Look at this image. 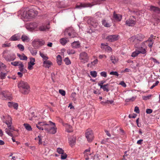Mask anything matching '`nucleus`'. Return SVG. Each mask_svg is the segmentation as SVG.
Instances as JSON below:
<instances>
[{"instance_id": "f257e3e1", "label": "nucleus", "mask_w": 160, "mask_h": 160, "mask_svg": "<svg viewBox=\"0 0 160 160\" xmlns=\"http://www.w3.org/2000/svg\"><path fill=\"white\" fill-rule=\"evenodd\" d=\"M38 123L43 127V129L49 133L54 134L57 132V128L55 123L51 121H49L48 123L46 122H39Z\"/></svg>"}, {"instance_id": "f03ea898", "label": "nucleus", "mask_w": 160, "mask_h": 160, "mask_svg": "<svg viewBox=\"0 0 160 160\" xmlns=\"http://www.w3.org/2000/svg\"><path fill=\"white\" fill-rule=\"evenodd\" d=\"M5 124L7 125L8 128H5V131L6 133L9 136L12 137V132L13 131H15L14 128L12 126V118L9 115L5 116Z\"/></svg>"}, {"instance_id": "7ed1b4c3", "label": "nucleus", "mask_w": 160, "mask_h": 160, "mask_svg": "<svg viewBox=\"0 0 160 160\" xmlns=\"http://www.w3.org/2000/svg\"><path fill=\"white\" fill-rule=\"evenodd\" d=\"M18 88L20 89L21 92L23 94H28L30 90V87L27 82L21 81L18 83Z\"/></svg>"}, {"instance_id": "20e7f679", "label": "nucleus", "mask_w": 160, "mask_h": 160, "mask_svg": "<svg viewBox=\"0 0 160 160\" xmlns=\"http://www.w3.org/2000/svg\"><path fill=\"white\" fill-rule=\"evenodd\" d=\"M38 14V12L33 9H30L28 12H24L23 17L27 19H30L34 18Z\"/></svg>"}, {"instance_id": "39448f33", "label": "nucleus", "mask_w": 160, "mask_h": 160, "mask_svg": "<svg viewBox=\"0 0 160 160\" xmlns=\"http://www.w3.org/2000/svg\"><path fill=\"white\" fill-rule=\"evenodd\" d=\"M64 34L66 36H68L70 38L77 37L78 34L72 27H69L65 29Z\"/></svg>"}, {"instance_id": "423d86ee", "label": "nucleus", "mask_w": 160, "mask_h": 160, "mask_svg": "<svg viewBox=\"0 0 160 160\" xmlns=\"http://www.w3.org/2000/svg\"><path fill=\"white\" fill-rule=\"evenodd\" d=\"M144 38V36L142 34H138L129 38L130 41L132 42L142 41Z\"/></svg>"}, {"instance_id": "0eeeda50", "label": "nucleus", "mask_w": 160, "mask_h": 160, "mask_svg": "<svg viewBox=\"0 0 160 160\" xmlns=\"http://www.w3.org/2000/svg\"><path fill=\"white\" fill-rule=\"evenodd\" d=\"M85 137L88 142L92 141L94 136L92 131L90 129H87L86 131Z\"/></svg>"}, {"instance_id": "6e6552de", "label": "nucleus", "mask_w": 160, "mask_h": 160, "mask_svg": "<svg viewBox=\"0 0 160 160\" xmlns=\"http://www.w3.org/2000/svg\"><path fill=\"white\" fill-rule=\"evenodd\" d=\"M45 43V41L43 40L36 39L32 43V46L35 48H38L40 46L43 45Z\"/></svg>"}, {"instance_id": "1a4fd4ad", "label": "nucleus", "mask_w": 160, "mask_h": 160, "mask_svg": "<svg viewBox=\"0 0 160 160\" xmlns=\"http://www.w3.org/2000/svg\"><path fill=\"white\" fill-rule=\"evenodd\" d=\"M93 6L91 2L88 3H80L77 4L76 6L77 8L81 9L82 8L91 7Z\"/></svg>"}, {"instance_id": "9d476101", "label": "nucleus", "mask_w": 160, "mask_h": 160, "mask_svg": "<svg viewBox=\"0 0 160 160\" xmlns=\"http://www.w3.org/2000/svg\"><path fill=\"white\" fill-rule=\"evenodd\" d=\"M79 58L80 60H83L84 63L88 62V54L85 52H82L80 53Z\"/></svg>"}, {"instance_id": "9b49d317", "label": "nucleus", "mask_w": 160, "mask_h": 160, "mask_svg": "<svg viewBox=\"0 0 160 160\" xmlns=\"http://www.w3.org/2000/svg\"><path fill=\"white\" fill-rule=\"evenodd\" d=\"M49 28V23L47 22L46 23L43 24L42 25L40 26L39 28V29L41 31H45L48 30Z\"/></svg>"}, {"instance_id": "f8f14e48", "label": "nucleus", "mask_w": 160, "mask_h": 160, "mask_svg": "<svg viewBox=\"0 0 160 160\" xmlns=\"http://www.w3.org/2000/svg\"><path fill=\"white\" fill-rule=\"evenodd\" d=\"M118 39V35H110L108 36L106 38V39L109 42L115 41Z\"/></svg>"}, {"instance_id": "ddd939ff", "label": "nucleus", "mask_w": 160, "mask_h": 160, "mask_svg": "<svg viewBox=\"0 0 160 160\" xmlns=\"http://www.w3.org/2000/svg\"><path fill=\"white\" fill-rule=\"evenodd\" d=\"M4 58L7 61L10 62L14 61L16 58V56L15 54H12L5 55Z\"/></svg>"}, {"instance_id": "4468645a", "label": "nucleus", "mask_w": 160, "mask_h": 160, "mask_svg": "<svg viewBox=\"0 0 160 160\" xmlns=\"http://www.w3.org/2000/svg\"><path fill=\"white\" fill-rule=\"evenodd\" d=\"M149 7V8L148 9L150 11L153 12L155 13H160V8L152 5L150 6Z\"/></svg>"}, {"instance_id": "2eb2a0df", "label": "nucleus", "mask_w": 160, "mask_h": 160, "mask_svg": "<svg viewBox=\"0 0 160 160\" xmlns=\"http://www.w3.org/2000/svg\"><path fill=\"white\" fill-rule=\"evenodd\" d=\"M135 24L136 21L131 18L128 19L126 21V24L128 26H133Z\"/></svg>"}, {"instance_id": "dca6fc26", "label": "nucleus", "mask_w": 160, "mask_h": 160, "mask_svg": "<svg viewBox=\"0 0 160 160\" xmlns=\"http://www.w3.org/2000/svg\"><path fill=\"white\" fill-rule=\"evenodd\" d=\"M37 27V25L35 23H30L27 25L26 28L28 29L33 30L34 29Z\"/></svg>"}, {"instance_id": "f3484780", "label": "nucleus", "mask_w": 160, "mask_h": 160, "mask_svg": "<svg viewBox=\"0 0 160 160\" xmlns=\"http://www.w3.org/2000/svg\"><path fill=\"white\" fill-rule=\"evenodd\" d=\"M122 15L120 14H117L114 12L113 14V17L114 19L117 21H120L122 18Z\"/></svg>"}, {"instance_id": "a211bd4d", "label": "nucleus", "mask_w": 160, "mask_h": 160, "mask_svg": "<svg viewBox=\"0 0 160 160\" xmlns=\"http://www.w3.org/2000/svg\"><path fill=\"white\" fill-rule=\"evenodd\" d=\"M44 67L45 68H49L52 64V62L49 60H45L43 62Z\"/></svg>"}, {"instance_id": "6ab92c4d", "label": "nucleus", "mask_w": 160, "mask_h": 160, "mask_svg": "<svg viewBox=\"0 0 160 160\" xmlns=\"http://www.w3.org/2000/svg\"><path fill=\"white\" fill-rule=\"evenodd\" d=\"M20 39V36L18 34H15L10 38L9 40L11 41H18Z\"/></svg>"}, {"instance_id": "aec40b11", "label": "nucleus", "mask_w": 160, "mask_h": 160, "mask_svg": "<svg viewBox=\"0 0 160 160\" xmlns=\"http://www.w3.org/2000/svg\"><path fill=\"white\" fill-rule=\"evenodd\" d=\"M71 46L73 48H77L80 47V43L78 41H74L71 43Z\"/></svg>"}, {"instance_id": "412c9836", "label": "nucleus", "mask_w": 160, "mask_h": 160, "mask_svg": "<svg viewBox=\"0 0 160 160\" xmlns=\"http://www.w3.org/2000/svg\"><path fill=\"white\" fill-rule=\"evenodd\" d=\"M106 0H90V1L91 2L92 4H93V6L97 4H99L101 3L102 2H103Z\"/></svg>"}, {"instance_id": "4be33fe9", "label": "nucleus", "mask_w": 160, "mask_h": 160, "mask_svg": "<svg viewBox=\"0 0 160 160\" xmlns=\"http://www.w3.org/2000/svg\"><path fill=\"white\" fill-rule=\"evenodd\" d=\"M109 85L108 83H107L106 84H104L103 86H100V88L103 89L104 91H106L108 92L109 91V89L108 88V86Z\"/></svg>"}, {"instance_id": "5701e85b", "label": "nucleus", "mask_w": 160, "mask_h": 160, "mask_svg": "<svg viewBox=\"0 0 160 160\" xmlns=\"http://www.w3.org/2000/svg\"><path fill=\"white\" fill-rule=\"evenodd\" d=\"M21 39L23 42H28L30 41L29 38L27 36L23 34L22 35Z\"/></svg>"}, {"instance_id": "b1692460", "label": "nucleus", "mask_w": 160, "mask_h": 160, "mask_svg": "<svg viewBox=\"0 0 160 160\" xmlns=\"http://www.w3.org/2000/svg\"><path fill=\"white\" fill-rule=\"evenodd\" d=\"M17 55L21 60H27L28 59L27 57L23 53L22 55H21L19 53H17Z\"/></svg>"}, {"instance_id": "393cba45", "label": "nucleus", "mask_w": 160, "mask_h": 160, "mask_svg": "<svg viewBox=\"0 0 160 160\" xmlns=\"http://www.w3.org/2000/svg\"><path fill=\"white\" fill-rule=\"evenodd\" d=\"M110 59L112 62L114 64L118 61V58H116L115 56L113 55H112L110 57Z\"/></svg>"}, {"instance_id": "a878e982", "label": "nucleus", "mask_w": 160, "mask_h": 160, "mask_svg": "<svg viewBox=\"0 0 160 160\" xmlns=\"http://www.w3.org/2000/svg\"><path fill=\"white\" fill-rule=\"evenodd\" d=\"M76 139L74 138H73L71 139H70L69 140V142L70 145L72 147L75 145L76 143Z\"/></svg>"}, {"instance_id": "bb28decb", "label": "nucleus", "mask_w": 160, "mask_h": 160, "mask_svg": "<svg viewBox=\"0 0 160 160\" xmlns=\"http://www.w3.org/2000/svg\"><path fill=\"white\" fill-rule=\"evenodd\" d=\"M57 63L59 65H61L62 63V57L60 55H58L57 57Z\"/></svg>"}, {"instance_id": "cd10ccee", "label": "nucleus", "mask_w": 160, "mask_h": 160, "mask_svg": "<svg viewBox=\"0 0 160 160\" xmlns=\"http://www.w3.org/2000/svg\"><path fill=\"white\" fill-rule=\"evenodd\" d=\"M101 48H102L107 49L108 51H110L112 49V48L108 45H106L103 43L101 44Z\"/></svg>"}, {"instance_id": "c85d7f7f", "label": "nucleus", "mask_w": 160, "mask_h": 160, "mask_svg": "<svg viewBox=\"0 0 160 160\" xmlns=\"http://www.w3.org/2000/svg\"><path fill=\"white\" fill-rule=\"evenodd\" d=\"M23 125L26 129L28 131H31L32 128L30 125L28 123H24Z\"/></svg>"}, {"instance_id": "c756f323", "label": "nucleus", "mask_w": 160, "mask_h": 160, "mask_svg": "<svg viewBox=\"0 0 160 160\" xmlns=\"http://www.w3.org/2000/svg\"><path fill=\"white\" fill-rule=\"evenodd\" d=\"M102 24L105 27H110L111 26V25L105 20H102Z\"/></svg>"}, {"instance_id": "7c9ffc66", "label": "nucleus", "mask_w": 160, "mask_h": 160, "mask_svg": "<svg viewBox=\"0 0 160 160\" xmlns=\"http://www.w3.org/2000/svg\"><path fill=\"white\" fill-rule=\"evenodd\" d=\"M60 42L62 45H64L68 41L66 38H62L60 40Z\"/></svg>"}, {"instance_id": "2f4dec72", "label": "nucleus", "mask_w": 160, "mask_h": 160, "mask_svg": "<svg viewBox=\"0 0 160 160\" xmlns=\"http://www.w3.org/2000/svg\"><path fill=\"white\" fill-rule=\"evenodd\" d=\"M66 131L68 132H71L73 131L72 126L69 125H67L66 127Z\"/></svg>"}, {"instance_id": "473e14b6", "label": "nucleus", "mask_w": 160, "mask_h": 160, "mask_svg": "<svg viewBox=\"0 0 160 160\" xmlns=\"http://www.w3.org/2000/svg\"><path fill=\"white\" fill-rule=\"evenodd\" d=\"M18 66L19 70L20 72H23V71H24V65L21 62Z\"/></svg>"}, {"instance_id": "72a5a7b5", "label": "nucleus", "mask_w": 160, "mask_h": 160, "mask_svg": "<svg viewBox=\"0 0 160 160\" xmlns=\"http://www.w3.org/2000/svg\"><path fill=\"white\" fill-rule=\"evenodd\" d=\"M138 50L139 52H140V53L143 54L145 53L146 52V49L144 48H142V47H139V50Z\"/></svg>"}, {"instance_id": "f704fd0d", "label": "nucleus", "mask_w": 160, "mask_h": 160, "mask_svg": "<svg viewBox=\"0 0 160 160\" xmlns=\"http://www.w3.org/2000/svg\"><path fill=\"white\" fill-rule=\"evenodd\" d=\"M40 56L43 58V61L45 60H47L48 59V57L45 55L43 53L40 52Z\"/></svg>"}, {"instance_id": "c9c22d12", "label": "nucleus", "mask_w": 160, "mask_h": 160, "mask_svg": "<svg viewBox=\"0 0 160 160\" xmlns=\"http://www.w3.org/2000/svg\"><path fill=\"white\" fill-rule=\"evenodd\" d=\"M29 51L32 55H36L37 53V50H36L33 49L32 48H30L29 49Z\"/></svg>"}, {"instance_id": "e433bc0d", "label": "nucleus", "mask_w": 160, "mask_h": 160, "mask_svg": "<svg viewBox=\"0 0 160 160\" xmlns=\"http://www.w3.org/2000/svg\"><path fill=\"white\" fill-rule=\"evenodd\" d=\"M140 53V52H139L138 50H136L135 51L132 53L131 56L132 57H135Z\"/></svg>"}, {"instance_id": "4c0bfd02", "label": "nucleus", "mask_w": 160, "mask_h": 160, "mask_svg": "<svg viewBox=\"0 0 160 160\" xmlns=\"http://www.w3.org/2000/svg\"><path fill=\"white\" fill-rule=\"evenodd\" d=\"M64 61L65 64L67 65H69L71 63V61L68 57L65 58Z\"/></svg>"}, {"instance_id": "58836bf2", "label": "nucleus", "mask_w": 160, "mask_h": 160, "mask_svg": "<svg viewBox=\"0 0 160 160\" xmlns=\"http://www.w3.org/2000/svg\"><path fill=\"white\" fill-rule=\"evenodd\" d=\"M7 75V73H3L1 72L0 73V78L1 79H3L5 78Z\"/></svg>"}, {"instance_id": "ea45409f", "label": "nucleus", "mask_w": 160, "mask_h": 160, "mask_svg": "<svg viewBox=\"0 0 160 160\" xmlns=\"http://www.w3.org/2000/svg\"><path fill=\"white\" fill-rule=\"evenodd\" d=\"M35 62V59L33 58H30V61L28 62V63L32 65H34L35 63L34 62Z\"/></svg>"}, {"instance_id": "a19ab883", "label": "nucleus", "mask_w": 160, "mask_h": 160, "mask_svg": "<svg viewBox=\"0 0 160 160\" xmlns=\"http://www.w3.org/2000/svg\"><path fill=\"white\" fill-rule=\"evenodd\" d=\"M21 62L20 61H15L11 62V64L15 66H18L20 63Z\"/></svg>"}, {"instance_id": "79ce46f5", "label": "nucleus", "mask_w": 160, "mask_h": 160, "mask_svg": "<svg viewBox=\"0 0 160 160\" xmlns=\"http://www.w3.org/2000/svg\"><path fill=\"white\" fill-rule=\"evenodd\" d=\"M90 75L92 77L96 78L97 76V73L95 71H92L90 72Z\"/></svg>"}, {"instance_id": "37998d69", "label": "nucleus", "mask_w": 160, "mask_h": 160, "mask_svg": "<svg viewBox=\"0 0 160 160\" xmlns=\"http://www.w3.org/2000/svg\"><path fill=\"white\" fill-rule=\"evenodd\" d=\"M151 95H149L148 96H144L142 97V99L144 100H147L150 99V98L151 97Z\"/></svg>"}, {"instance_id": "c03bdc74", "label": "nucleus", "mask_w": 160, "mask_h": 160, "mask_svg": "<svg viewBox=\"0 0 160 160\" xmlns=\"http://www.w3.org/2000/svg\"><path fill=\"white\" fill-rule=\"evenodd\" d=\"M6 68V66L2 62H0V71L2 69H4Z\"/></svg>"}, {"instance_id": "a18cd8bd", "label": "nucleus", "mask_w": 160, "mask_h": 160, "mask_svg": "<svg viewBox=\"0 0 160 160\" xmlns=\"http://www.w3.org/2000/svg\"><path fill=\"white\" fill-rule=\"evenodd\" d=\"M61 159H65L67 158V154L64 152L62 153V154H61Z\"/></svg>"}, {"instance_id": "49530a36", "label": "nucleus", "mask_w": 160, "mask_h": 160, "mask_svg": "<svg viewBox=\"0 0 160 160\" xmlns=\"http://www.w3.org/2000/svg\"><path fill=\"white\" fill-rule=\"evenodd\" d=\"M2 94L3 95V96L4 97L5 99H8L9 100L10 99L11 97H10L8 96V95H7V94H5V91H3V92H2Z\"/></svg>"}, {"instance_id": "de8ad7c7", "label": "nucleus", "mask_w": 160, "mask_h": 160, "mask_svg": "<svg viewBox=\"0 0 160 160\" xmlns=\"http://www.w3.org/2000/svg\"><path fill=\"white\" fill-rule=\"evenodd\" d=\"M17 47L21 51H24V47L22 45L19 44L17 45Z\"/></svg>"}, {"instance_id": "09e8293b", "label": "nucleus", "mask_w": 160, "mask_h": 160, "mask_svg": "<svg viewBox=\"0 0 160 160\" xmlns=\"http://www.w3.org/2000/svg\"><path fill=\"white\" fill-rule=\"evenodd\" d=\"M67 52L68 54H73L75 53V51L73 49H69Z\"/></svg>"}, {"instance_id": "8fccbe9b", "label": "nucleus", "mask_w": 160, "mask_h": 160, "mask_svg": "<svg viewBox=\"0 0 160 160\" xmlns=\"http://www.w3.org/2000/svg\"><path fill=\"white\" fill-rule=\"evenodd\" d=\"M101 76L106 78L107 77V73L105 72H102L100 73Z\"/></svg>"}, {"instance_id": "3c124183", "label": "nucleus", "mask_w": 160, "mask_h": 160, "mask_svg": "<svg viewBox=\"0 0 160 160\" xmlns=\"http://www.w3.org/2000/svg\"><path fill=\"white\" fill-rule=\"evenodd\" d=\"M110 75H115L117 76H118L119 74L116 71H112L110 72Z\"/></svg>"}, {"instance_id": "603ef678", "label": "nucleus", "mask_w": 160, "mask_h": 160, "mask_svg": "<svg viewBox=\"0 0 160 160\" xmlns=\"http://www.w3.org/2000/svg\"><path fill=\"white\" fill-rule=\"evenodd\" d=\"M59 92L63 96H64L65 95L66 92L65 91L62 89H60Z\"/></svg>"}, {"instance_id": "864d4df0", "label": "nucleus", "mask_w": 160, "mask_h": 160, "mask_svg": "<svg viewBox=\"0 0 160 160\" xmlns=\"http://www.w3.org/2000/svg\"><path fill=\"white\" fill-rule=\"evenodd\" d=\"M57 151V152L60 154H62V153L64 152L62 148H58Z\"/></svg>"}, {"instance_id": "5fc2aeb1", "label": "nucleus", "mask_w": 160, "mask_h": 160, "mask_svg": "<svg viewBox=\"0 0 160 160\" xmlns=\"http://www.w3.org/2000/svg\"><path fill=\"white\" fill-rule=\"evenodd\" d=\"M106 82V81L104 80H102L99 82L98 83V86L100 87L101 86H103L104 85L103 84Z\"/></svg>"}, {"instance_id": "6e6d98bb", "label": "nucleus", "mask_w": 160, "mask_h": 160, "mask_svg": "<svg viewBox=\"0 0 160 160\" xmlns=\"http://www.w3.org/2000/svg\"><path fill=\"white\" fill-rule=\"evenodd\" d=\"M76 94L75 92H72L71 94V97L72 98V100L73 101H76V99L75 98Z\"/></svg>"}, {"instance_id": "4d7b16f0", "label": "nucleus", "mask_w": 160, "mask_h": 160, "mask_svg": "<svg viewBox=\"0 0 160 160\" xmlns=\"http://www.w3.org/2000/svg\"><path fill=\"white\" fill-rule=\"evenodd\" d=\"M36 127L40 130H44L43 127H41L38 123L36 124Z\"/></svg>"}, {"instance_id": "13d9d810", "label": "nucleus", "mask_w": 160, "mask_h": 160, "mask_svg": "<svg viewBox=\"0 0 160 160\" xmlns=\"http://www.w3.org/2000/svg\"><path fill=\"white\" fill-rule=\"evenodd\" d=\"M14 103L13 102H8V106L10 108H12L13 107V105Z\"/></svg>"}, {"instance_id": "bf43d9fd", "label": "nucleus", "mask_w": 160, "mask_h": 160, "mask_svg": "<svg viewBox=\"0 0 160 160\" xmlns=\"http://www.w3.org/2000/svg\"><path fill=\"white\" fill-rule=\"evenodd\" d=\"M134 111L137 113H139L140 112L139 108L137 106L135 107Z\"/></svg>"}, {"instance_id": "052dcab7", "label": "nucleus", "mask_w": 160, "mask_h": 160, "mask_svg": "<svg viewBox=\"0 0 160 160\" xmlns=\"http://www.w3.org/2000/svg\"><path fill=\"white\" fill-rule=\"evenodd\" d=\"M137 116V115L136 114H134V115L132 114H129L128 116L129 118H135L136 116Z\"/></svg>"}, {"instance_id": "680f3d73", "label": "nucleus", "mask_w": 160, "mask_h": 160, "mask_svg": "<svg viewBox=\"0 0 160 160\" xmlns=\"http://www.w3.org/2000/svg\"><path fill=\"white\" fill-rule=\"evenodd\" d=\"M34 65H31L29 63H28V69L31 70L33 69V66Z\"/></svg>"}, {"instance_id": "e2e57ef3", "label": "nucleus", "mask_w": 160, "mask_h": 160, "mask_svg": "<svg viewBox=\"0 0 160 160\" xmlns=\"http://www.w3.org/2000/svg\"><path fill=\"white\" fill-rule=\"evenodd\" d=\"M152 110L150 109H147L146 110V112L147 114H150L152 113Z\"/></svg>"}, {"instance_id": "0e129e2a", "label": "nucleus", "mask_w": 160, "mask_h": 160, "mask_svg": "<svg viewBox=\"0 0 160 160\" xmlns=\"http://www.w3.org/2000/svg\"><path fill=\"white\" fill-rule=\"evenodd\" d=\"M13 107L16 109H17L18 107V104L17 103H14L13 105Z\"/></svg>"}, {"instance_id": "69168bd1", "label": "nucleus", "mask_w": 160, "mask_h": 160, "mask_svg": "<svg viewBox=\"0 0 160 160\" xmlns=\"http://www.w3.org/2000/svg\"><path fill=\"white\" fill-rule=\"evenodd\" d=\"M38 144H41L42 143V139L41 138V136H38Z\"/></svg>"}, {"instance_id": "338daca9", "label": "nucleus", "mask_w": 160, "mask_h": 160, "mask_svg": "<svg viewBox=\"0 0 160 160\" xmlns=\"http://www.w3.org/2000/svg\"><path fill=\"white\" fill-rule=\"evenodd\" d=\"M119 84L121 85L124 88H125L126 87V83L123 81L119 83Z\"/></svg>"}, {"instance_id": "774afa93", "label": "nucleus", "mask_w": 160, "mask_h": 160, "mask_svg": "<svg viewBox=\"0 0 160 160\" xmlns=\"http://www.w3.org/2000/svg\"><path fill=\"white\" fill-rule=\"evenodd\" d=\"M122 2L123 3L128 4L130 2V0H122Z\"/></svg>"}]
</instances>
